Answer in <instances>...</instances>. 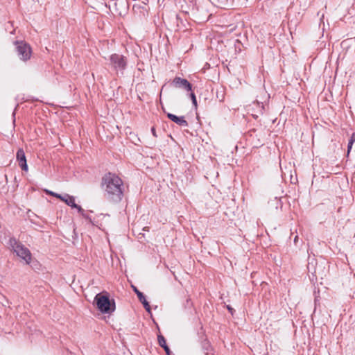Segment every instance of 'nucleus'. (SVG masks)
Listing matches in <instances>:
<instances>
[{
	"label": "nucleus",
	"instance_id": "obj_1",
	"mask_svg": "<svg viewBox=\"0 0 355 355\" xmlns=\"http://www.w3.org/2000/svg\"><path fill=\"white\" fill-rule=\"evenodd\" d=\"M103 185L108 196L113 200H120L123 196V181L116 175L109 173L103 178Z\"/></svg>",
	"mask_w": 355,
	"mask_h": 355
},
{
	"label": "nucleus",
	"instance_id": "obj_2",
	"mask_svg": "<svg viewBox=\"0 0 355 355\" xmlns=\"http://www.w3.org/2000/svg\"><path fill=\"white\" fill-rule=\"evenodd\" d=\"M94 302L98 309L103 313H112L115 311V302L113 300H110L107 293L97 294L94 298Z\"/></svg>",
	"mask_w": 355,
	"mask_h": 355
},
{
	"label": "nucleus",
	"instance_id": "obj_3",
	"mask_svg": "<svg viewBox=\"0 0 355 355\" xmlns=\"http://www.w3.org/2000/svg\"><path fill=\"white\" fill-rule=\"evenodd\" d=\"M9 248L21 259L24 260L26 263L28 264L31 261V253L30 250L23 244L17 241L15 239L11 238L9 240Z\"/></svg>",
	"mask_w": 355,
	"mask_h": 355
},
{
	"label": "nucleus",
	"instance_id": "obj_4",
	"mask_svg": "<svg viewBox=\"0 0 355 355\" xmlns=\"http://www.w3.org/2000/svg\"><path fill=\"white\" fill-rule=\"evenodd\" d=\"M44 191L46 193H47L50 196H52L57 198L60 199L62 201L64 202L67 205H69L73 208H76L79 213H82L83 211L81 207L78 206V205H76L75 203L74 197L69 196V194H64V196H62L60 194L56 193L53 192L48 189H45Z\"/></svg>",
	"mask_w": 355,
	"mask_h": 355
},
{
	"label": "nucleus",
	"instance_id": "obj_5",
	"mask_svg": "<svg viewBox=\"0 0 355 355\" xmlns=\"http://www.w3.org/2000/svg\"><path fill=\"white\" fill-rule=\"evenodd\" d=\"M110 60L111 65L116 71H123L126 67V64H127L126 60L121 55H119V54H116V53L112 54L110 56Z\"/></svg>",
	"mask_w": 355,
	"mask_h": 355
},
{
	"label": "nucleus",
	"instance_id": "obj_6",
	"mask_svg": "<svg viewBox=\"0 0 355 355\" xmlns=\"http://www.w3.org/2000/svg\"><path fill=\"white\" fill-rule=\"evenodd\" d=\"M16 44L17 51L20 59L24 61L28 60L31 55V47L27 44L22 42H17Z\"/></svg>",
	"mask_w": 355,
	"mask_h": 355
},
{
	"label": "nucleus",
	"instance_id": "obj_7",
	"mask_svg": "<svg viewBox=\"0 0 355 355\" xmlns=\"http://www.w3.org/2000/svg\"><path fill=\"white\" fill-rule=\"evenodd\" d=\"M17 159L21 169L26 171H28V166L26 164L25 153L22 149L18 150L17 153Z\"/></svg>",
	"mask_w": 355,
	"mask_h": 355
},
{
	"label": "nucleus",
	"instance_id": "obj_8",
	"mask_svg": "<svg viewBox=\"0 0 355 355\" xmlns=\"http://www.w3.org/2000/svg\"><path fill=\"white\" fill-rule=\"evenodd\" d=\"M173 84L175 87H183L187 91L191 90V85L186 79L176 77L173 80Z\"/></svg>",
	"mask_w": 355,
	"mask_h": 355
},
{
	"label": "nucleus",
	"instance_id": "obj_9",
	"mask_svg": "<svg viewBox=\"0 0 355 355\" xmlns=\"http://www.w3.org/2000/svg\"><path fill=\"white\" fill-rule=\"evenodd\" d=\"M167 116L174 123H177L178 125L183 127H186L188 125V123L184 119V116H177L175 114L168 113L167 114Z\"/></svg>",
	"mask_w": 355,
	"mask_h": 355
},
{
	"label": "nucleus",
	"instance_id": "obj_10",
	"mask_svg": "<svg viewBox=\"0 0 355 355\" xmlns=\"http://www.w3.org/2000/svg\"><path fill=\"white\" fill-rule=\"evenodd\" d=\"M135 291L136 292L139 300L143 304L145 309L148 312L150 313V306L148 302H147V300H146L145 296L143 295V293L139 291L137 288H135Z\"/></svg>",
	"mask_w": 355,
	"mask_h": 355
},
{
	"label": "nucleus",
	"instance_id": "obj_11",
	"mask_svg": "<svg viewBox=\"0 0 355 355\" xmlns=\"http://www.w3.org/2000/svg\"><path fill=\"white\" fill-rule=\"evenodd\" d=\"M218 7H223L227 4V0H212Z\"/></svg>",
	"mask_w": 355,
	"mask_h": 355
},
{
	"label": "nucleus",
	"instance_id": "obj_12",
	"mask_svg": "<svg viewBox=\"0 0 355 355\" xmlns=\"http://www.w3.org/2000/svg\"><path fill=\"white\" fill-rule=\"evenodd\" d=\"M355 141V134H352V137H351V139H349V143H348V146H347V154L349 153L352 148V145L354 144V142Z\"/></svg>",
	"mask_w": 355,
	"mask_h": 355
},
{
	"label": "nucleus",
	"instance_id": "obj_13",
	"mask_svg": "<svg viewBox=\"0 0 355 355\" xmlns=\"http://www.w3.org/2000/svg\"><path fill=\"white\" fill-rule=\"evenodd\" d=\"M158 343L159 344V345L164 348V347H166V340L164 338V337L162 335H159L158 336Z\"/></svg>",
	"mask_w": 355,
	"mask_h": 355
},
{
	"label": "nucleus",
	"instance_id": "obj_14",
	"mask_svg": "<svg viewBox=\"0 0 355 355\" xmlns=\"http://www.w3.org/2000/svg\"><path fill=\"white\" fill-rule=\"evenodd\" d=\"M191 98L193 104L196 107H197V101H196V96H195V94L193 93L191 94Z\"/></svg>",
	"mask_w": 355,
	"mask_h": 355
},
{
	"label": "nucleus",
	"instance_id": "obj_15",
	"mask_svg": "<svg viewBox=\"0 0 355 355\" xmlns=\"http://www.w3.org/2000/svg\"><path fill=\"white\" fill-rule=\"evenodd\" d=\"M164 350H165V352H166V354H167V355H170V349H169L168 347V346L164 347Z\"/></svg>",
	"mask_w": 355,
	"mask_h": 355
},
{
	"label": "nucleus",
	"instance_id": "obj_16",
	"mask_svg": "<svg viewBox=\"0 0 355 355\" xmlns=\"http://www.w3.org/2000/svg\"><path fill=\"white\" fill-rule=\"evenodd\" d=\"M227 308L228 309V310L230 311V313L232 314V311H233V309L232 307H230V306H227Z\"/></svg>",
	"mask_w": 355,
	"mask_h": 355
},
{
	"label": "nucleus",
	"instance_id": "obj_17",
	"mask_svg": "<svg viewBox=\"0 0 355 355\" xmlns=\"http://www.w3.org/2000/svg\"><path fill=\"white\" fill-rule=\"evenodd\" d=\"M152 132H153V135L156 137V133H155V130L154 128H152Z\"/></svg>",
	"mask_w": 355,
	"mask_h": 355
},
{
	"label": "nucleus",
	"instance_id": "obj_18",
	"mask_svg": "<svg viewBox=\"0 0 355 355\" xmlns=\"http://www.w3.org/2000/svg\"><path fill=\"white\" fill-rule=\"evenodd\" d=\"M296 240H297V236L295 238V241H296Z\"/></svg>",
	"mask_w": 355,
	"mask_h": 355
}]
</instances>
